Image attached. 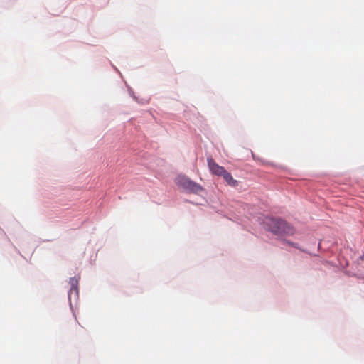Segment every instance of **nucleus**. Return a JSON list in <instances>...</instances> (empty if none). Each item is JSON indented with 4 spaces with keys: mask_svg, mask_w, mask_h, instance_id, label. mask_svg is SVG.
I'll list each match as a JSON object with an SVG mask.
<instances>
[{
    "mask_svg": "<svg viewBox=\"0 0 364 364\" xmlns=\"http://www.w3.org/2000/svg\"><path fill=\"white\" fill-rule=\"evenodd\" d=\"M265 223L268 230L277 235H292L295 232L292 226L279 218H268Z\"/></svg>",
    "mask_w": 364,
    "mask_h": 364,
    "instance_id": "1",
    "label": "nucleus"
},
{
    "mask_svg": "<svg viewBox=\"0 0 364 364\" xmlns=\"http://www.w3.org/2000/svg\"><path fill=\"white\" fill-rule=\"evenodd\" d=\"M176 183L184 189L194 193H198L203 191V187L200 185L185 176H178L176 178Z\"/></svg>",
    "mask_w": 364,
    "mask_h": 364,
    "instance_id": "2",
    "label": "nucleus"
},
{
    "mask_svg": "<svg viewBox=\"0 0 364 364\" xmlns=\"http://www.w3.org/2000/svg\"><path fill=\"white\" fill-rule=\"evenodd\" d=\"M208 161V166L210 171V172L218 176H221V175L225 173V169L223 167L219 166L213 159L212 157H208L207 159Z\"/></svg>",
    "mask_w": 364,
    "mask_h": 364,
    "instance_id": "3",
    "label": "nucleus"
},
{
    "mask_svg": "<svg viewBox=\"0 0 364 364\" xmlns=\"http://www.w3.org/2000/svg\"><path fill=\"white\" fill-rule=\"evenodd\" d=\"M221 177L223 178V179L226 181L228 185L232 186V187H236L238 185V181L233 178L231 173L225 171V173H223L221 175Z\"/></svg>",
    "mask_w": 364,
    "mask_h": 364,
    "instance_id": "4",
    "label": "nucleus"
},
{
    "mask_svg": "<svg viewBox=\"0 0 364 364\" xmlns=\"http://www.w3.org/2000/svg\"><path fill=\"white\" fill-rule=\"evenodd\" d=\"M69 284L71 286L70 292H72L73 290L77 291L78 279L77 277H71L70 279Z\"/></svg>",
    "mask_w": 364,
    "mask_h": 364,
    "instance_id": "5",
    "label": "nucleus"
},
{
    "mask_svg": "<svg viewBox=\"0 0 364 364\" xmlns=\"http://www.w3.org/2000/svg\"><path fill=\"white\" fill-rule=\"evenodd\" d=\"M284 242H286L287 244H288L289 245H291V246H293L294 247H297L295 243L291 242L285 240Z\"/></svg>",
    "mask_w": 364,
    "mask_h": 364,
    "instance_id": "6",
    "label": "nucleus"
}]
</instances>
